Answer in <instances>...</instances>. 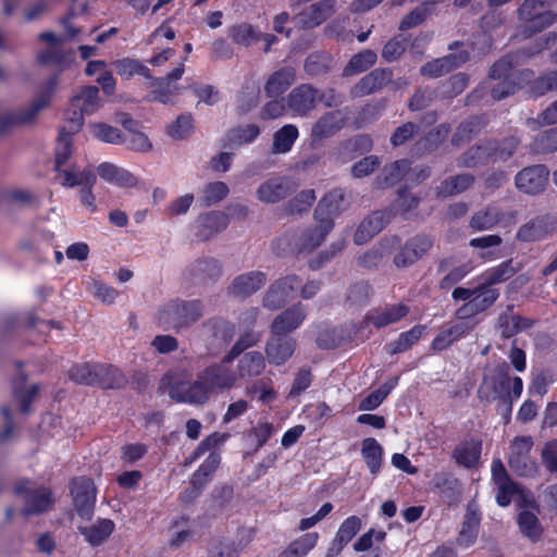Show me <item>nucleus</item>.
<instances>
[{
  "instance_id": "ea45409f",
  "label": "nucleus",
  "mask_w": 557,
  "mask_h": 557,
  "mask_svg": "<svg viewBox=\"0 0 557 557\" xmlns=\"http://www.w3.org/2000/svg\"><path fill=\"white\" fill-rule=\"evenodd\" d=\"M480 520V515L475 510L469 508L465 516V520L462 522V527L457 540L460 546L469 547L475 542L479 532Z\"/></svg>"
},
{
  "instance_id": "13d9d810",
  "label": "nucleus",
  "mask_w": 557,
  "mask_h": 557,
  "mask_svg": "<svg viewBox=\"0 0 557 557\" xmlns=\"http://www.w3.org/2000/svg\"><path fill=\"white\" fill-rule=\"evenodd\" d=\"M473 183V177L469 174H461L445 181L442 184L440 193L444 196L458 194L469 188Z\"/></svg>"
},
{
  "instance_id": "6ab92c4d",
  "label": "nucleus",
  "mask_w": 557,
  "mask_h": 557,
  "mask_svg": "<svg viewBox=\"0 0 557 557\" xmlns=\"http://www.w3.org/2000/svg\"><path fill=\"white\" fill-rule=\"evenodd\" d=\"M332 231L330 223H317L298 232L294 237V248L299 251H308L319 247Z\"/></svg>"
},
{
  "instance_id": "2eb2a0df",
  "label": "nucleus",
  "mask_w": 557,
  "mask_h": 557,
  "mask_svg": "<svg viewBox=\"0 0 557 557\" xmlns=\"http://www.w3.org/2000/svg\"><path fill=\"white\" fill-rule=\"evenodd\" d=\"M348 113L346 110H334L320 116L311 128V139L322 141L337 134L346 124Z\"/></svg>"
},
{
  "instance_id": "69168bd1",
  "label": "nucleus",
  "mask_w": 557,
  "mask_h": 557,
  "mask_svg": "<svg viewBox=\"0 0 557 557\" xmlns=\"http://www.w3.org/2000/svg\"><path fill=\"white\" fill-rule=\"evenodd\" d=\"M408 171V163L405 160L395 161L383 169L382 176L385 185L397 183Z\"/></svg>"
},
{
  "instance_id": "79ce46f5",
  "label": "nucleus",
  "mask_w": 557,
  "mask_h": 557,
  "mask_svg": "<svg viewBox=\"0 0 557 557\" xmlns=\"http://www.w3.org/2000/svg\"><path fill=\"white\" fill-rule=\"evenodd\" d=\"M200 235L202 237H209L214 233L224 230L227 226V215L220 211H213L199 216L198 219Z\"/></svg>"
},
{
  "instance_id": "f8f14e48",
  "label": "nucleus",
  "mask_w": 557,
  "mask_h": 557,
  "mask_svg": "<svg viewBox=\"0 0 557 557\" xmlns=\"http://www.w3.org/2000/svg\"><path fill=\"white\" fill-rule=\"evenodd\" d=\"M295 190L294 183L282 176L268 178L256 189V198L262 205H275L286 199Z\"/></svg>"
},
{
  "instance_id": "bb28decb",
  "label": "nucleus",
  "mask_w": 557,
  "mask_h": 557,
  "mask_svg": "<svg viewBox=\"0 0 557 557\" xmlns=\"http://www.w3.org/2000/svg\"><path fill=\"white\" fill-rule=\"evenodd\" d=\"M392 79V72L386 69H376L363 76L360 82L355 85L351 92L356 97H362L381 89Z\"/></svg>"
},
{
  "instance_id": "c85d7f7f",
  "label": "nucleus",
  "mask_w": 557,
  "mask_h": 557,
  "mask_svg": "<svg viewBox=\"0 0 557 557\" xmlns=\"http://www.w3.org/2000/svg\"><path fill=\"white\" fill-rule=\"evenodd\" d=\"M295 81V69L292 66L282 67L269 76L264 85V91L268 97L280 96L286 91Z\"/></svg>"
},
{
  "instance_id": "cd10ccee",
  "label": "nucleus",
  "mask_w": 557,
  "mask_h": 557,
  "mask_svg": "<svg viewBox=\"0 0 557 557\" xmlns=\"http://www.w3.org/2000/svg\"><path fill=\"white\" fill-rule=\"evenodd\" d=\"M265 283V277L261 272H248L238 275L232 282L228 290L236 297H247L260 289Z\"/></svg>"
},
{
  "instance_id": "3c124183",
  "label": "nucleus",
  "mask_w": 557,
  "mask_h": 557,
  "mask_svg": "<svg viewBox=\"0 0 557 557\" xmlns=\"http://www.w3.org/2000/svg\"><path fill=\"white\" fill-rule=\"evenodd\" d=\"M423 332L424 326L416 325L411 330L401 333L397 341L389 345V354L395 355L406 351L421 338Z\"/></svg>"
},
{
  "instance_id": "ddd939ff",
  "label": "nucleus",
  "mask_w": 557,
  "mask_h": 557,
  "mask_svg": "<svg viewBox=\"0 0 557 557\" xmlns=\"http://www.w3.org/2000/svg\"><path fill=\"white\" fill-rule=\"evenodd\" d=\"M348 207V201L342 189H334L326 194L318 203L314 210V220L317 223H330L334 227L336 219Z\"/></svg>"
},
{
  "instance_id": "393cba45",
  "label": "nucleus",
  "mask_w": 557,
  "mask_h": 557,
  "mask_svg": "<svg viewBox=\"0 0 557 557\" xmlns=\"http://www.w3.org/2000/svg\"><path fill=\"white\" fill-rule=\"evenodd\" d=\"M505 148L496 151L491 145L485 147L472 148L468 151L465 163L468 166H475L478 163L487 160L488 158L505 159L512 154L518 146V141L513 138L505 143Z\"/></svg>"
},
{
  "instance_id": "473e14b6",
  "label": "nucleus",
  "mask_w": 557,
  "mask_h": 557,
  "mask_svg": "<svg viewBox=\"0 0 557 557\" xmlns=\"http://www.w3.org/2000/svg\"><path fill=\"white\" fill-rule=\"evenodd\" d=\"M386 223L384 213L374 212L366 218L357 227L354 235V242L356 245H363L368 243L374 235H376Z\"/></svg>"
},
{
  "instance_id": "c03bdc74",
  "label": "nucleus",
  "mask_w": 557,
  "mask_h": 557,
  "mask_svg": "<svg viewBox=\"0 0 557 557\" xmlns=\"http://www.w3.org/2000/svg\"><path fill=\"white\" fill-rule=\"evenodd\" d=\"M265 367L263 356L258 351L246 354L239 361L238 375L240 377H252L259 375Z\"/></svg>"
},
{
  "instance_id": "2f4dec72",
  "label": "nucleus",
  "mask_w": 557,
  "mask_h": 557,
  "mask_svg": "<svg viewBox=\"0 0 557 557\" xmlns=\"http://www.w3.org/2000/svg\"><path fill=\"white\" fill-rule=\"evenodd\" d=\"M97 172L102 180L116 184L121 187H133L137 184L136 176L113 163H101L98 166Z\"/></svg>"
},
{
  "instance_id": "e433bc0d",
  "label": "nucleus",
  "mask_w": 557,
  "mask_h": 557,
  "mask_svg": "<svg viewBox=\"0 0 557 557\" xmlns=\"http://www.w3.org/2000/svg\"><path fill=\"white\" fill-rule=\"evenodd\" d=\"M504 213L494 207H488L475 212L471 220L470 226L476 232L487 231L500 224Z\"/></svg>"
},
{
  "instance_id": "39448f33",
  "label": "nucleus",
  "mask_w": 557,
  "mask_h": 557,
  "mask_svg": "<svg viewBox=\"0 0 557 557\" xmlns=\"http://www.w3.org/2000/svg\"><path fill=\"white\" fill-rule=\"evenodd\" d=\"M103 102L99 97V89L95 86L82 87L71 99V107L74 109L72 115L67 116L71 132H78L84 124L85 114H94Z\"/></svg>"
},
{
  "instance_id": "a19ab883",
  "label": "nucleus",
  "mask_w": 557,
  "mask_h": 557,
  "mask_svg": "<svg viewBox=\"0 0 557 557\" xmlns=\"http://www.w3.org/2000/svg\"><path fill=\"white\" fill-rule=\"evenodd\" d=\"M61 184L65 187H92L96 183V175L91 170H83L76 172L73 169H65L59 171Z\"/></svg>"
},
{
  "instance_id": "9b49d317",
  "label": "nucleus",
  "mask_w": 557,
  "mask_h": 557,
  "mask_svg": "<svg viewBox=\"0 0 557 557\" xmlns=\"http://www.w3.org/2000/svg\"><path fill=\"white\" fill-rule=\"evenodd\" d=\"M211 393V387L203 379V372L191 383H174L169 391L172 399L189 404H203L209 399Z\"/></svg>"
},
{
  "instance_id": "09e8293b",
  "label": "nucleus",
  "mask_w": 557,
  "mask_h": 557,
  "mask_svg": "<svg viewBox=\"0 0 557 557\" xmlns=\"http://www.w3.org/2000/svg\"><path fill=\"white\" fill-rule=\"evenodd\" d=\"M88 128L91 136L100 141L113 145L123 143V136L121 132L109 124L102 122L91 123L89 124Z\"/></svg>"
},
{
  "instance_id": "6e6d98bb",
  "label": "nucleus",
  "mask_w": 557,
  "mask_h": 557,
  "mask_svg": "<svg viewBox=\"0 0 557 557\" xmlns=\"http://www.w3.org/2000/svg\"><path fill=\"white\" fill-rule=\"evenodd\" d=\"M194 132V123L190 114L180 115L168 127V134L175 140L187 138Z\"/></svg>"
},
{
  "instance_id": "5fc2aeb1",
  "label": "nucleus",
  "mask_w": 557,
  "mask_h": 557,
  "mask_svg": "<svg viewBox=\"0 0 557 557\" xmlns=\"http://www.w3.org/2000/svg\"><path fill=\"white\" fill-rule=\"evenodd\" d=\"M71 131L65 132L63 128L58 137L57 146H55V166L58 172L61 170V166L64 165L72 154V136Z\"/></svg>"
},
{
  "instance_id": "c756f323",
  "label": "nucleus",
  "mask_w": 557,
  "mask_h": 557,
  "mask_svg": "<svg viewBox=\"0 0 557 557\" xmlns=\"http://www.w3.org/2000/svg\"><path fill=\"white\" fill-rule=\"evenodd\" d=\"M115 524L111 519H99L90 525H79L78 530L91 546H99L113 533Z\"/></svg>"
},
{
  "instance_id": "a878e982",
  "label": "nucleus",
  "mask_w": 557,
  "mask_h": 557,
  "mask_svg": "<svg viewBox=\"0 0 557 557\" xmlns=\"http://www.w3.org/2000/svg\"><path fill=\"white\" fill-rule=\"evenodd\" d=\"M479 292L457 311L460 319L475 315L491 307L498 298V292L493 288L481 287Z\"/></svg>"
},
{
  "instance_id": "20e7f679",
  "label": "nucleus",
  "mask_w": 557,
  "mask_h": 557,
  "mask_svg": "<svg viewBox=\"0 0 557 557\" xmlns=\"http://www.w3.org/2000/svg\"><path fill=\"white\" fill-rule=\"evenodd\" d=\"M202 305L199 300H171L158 312V321L163 326L180 330L200 319Z\"/></svg>"
},
{
  "instance_id": "6e6552de",
  "label": "nucleus",
  "mask_w": 557,
  "mask_h": 557,
  "mask_svg": "<svg viewBox=\"0 0 557 557\" xmlns=\"http://www.w3.org/2000/svg\"><path fill=\"white\" fill-rule=\"evenodd\" d=\"M533 445L531 436H517L512 440L508 455V465L518 475L533 476L537 473V463L530 456Z\"/></svg>"
},
{
  "instance_id": "5701e85b",
  "label": "nucleus",
  "mask_w": 557,
  "mask_h": 557,
  "mask_svg": "<svg viewBox=\"0 0 557 557\" xmlns=\"http://www.w3.org/2000/svg\"><path fill=\"white\" fill-rule=\"evenodd\" d=\"M306 318L305 309L301 305L293 306L280 313L272 322L271 333L276 335H286L298 329Z\"/></svg>"
},
{
  "instance_id": "0e129e2a",
  "label": "nucleus",
  "mask_w": 557,
  "mask_h": 557,
  "mask_svg": "<svg viewBox=\"0 0 557 557\" xmlns=\"http://www.w3.org/2000/svg\"><path fill=\"white\" fill-rule=\"evenodd\" d=\"M532 150L536 153H546L557 150V127L536 137Z\"/></svg>"
},
{
  "instance_id": "603ef678",
  "label": "nucleus",
  "mask_w": 557,
  "mask_h": 557,
  "mask_svg": "<svg viewBox=\"0 0 557 557\" xmlns=\"http://www.w3.org/2000/svg\"><path fill=\"white\" fill-rule=\"evenodd\" d=\"M228 186L224 182H212L207 184L201 191V201L206 207L222 201L228 195Z\"/></svg>"
},
{
  "instance_id": "0eeeda50",
  "label": "nucleus",
  "mask_w": 557,
  "mask_h": 557,
  "mask_svg": "<svg viewBox=\"0 0 557 557\" xmlns=\"http://www.w3.org/2000/svg\"><path fill=\"white\" fill-rule=\"evenodd\" d=\"M15 493L22 497L24 516L38 515L49 510L54 503L52 492L48 487L36 486L30 481H21L15 485Z\"/></svg>"
},
{
  "instance_id": "7c9ffc66",
  "label": "nucleus",
  "mask_w": 557,
  "mask_h": 557,
  "mask_svg": "<svg viewBox=\"0 0 557 557\" xmlns=\"http://www.w3.org/2000/svg\"><path fill=\"white\" fill-rule=\"evenodd\" d=\"M468 59V54L461 51L458 54H449L442 59H436L426 63L421 69V73L430 77H438L443 74L450 72L453 69L460 66Z\"/></svg>"
},
{
  "instance_id": "37998d69",
  "label": "nucleus",
  "mask_w": 557,
  "mask_h": 557,
  "mask_svg": "<svg viewBox=\"0 0 557 557\" xmlns=\"http://www.w3.org/2000/svg\"><path fill=\"white\" fill-rule=\"evenodd\" d=\"M520 532L531 541H537L542 535V527L537 519L536 511L522 510L518 516Z\"/></svg>"
},
{
  "instance_id": "c9c22d12",
  "label": "nucleus",
  "mask_w": 557,
  "mask_h": 557,
  "mask_svg": "<svg viewBox=\"0 0 557 557\" xmlns=\"http://www.w3.org/2000/svg\"><path fill=\"white\" fill-rule=\"evenodd\" d=\"M384 450L381 444L373 437H367L361 442V456L372 474L381 470Z\"/></svg>"
},
{
  "instance_id": "4468645a",
  "label": "nucleus",
  "mask_w": 557,
  "mask_h": 557,
  "mask_svg": "<svg viewBox=\"0 0 557 557\" xmlns=\"http://www.w3.org/2000/svg\"><path fill=\"white\" fill-rule=\"evenodd\" d=\"M300 280L295 275H289L276 281L268 290L263 304L269 309H277L293 299L297 289L300 287Z\"/></svg>"
},
{
  "instance_id": "dca6fc26",
  "label": "nucleus",
  "mask_w": 557,
  "mask_h": 557,
  "mask_svg": "<svg viewBox=\"0 0 557 557\" xmlns=\"http://www.w3.org/2000/svg\"><path fill=\"white\" fill-rule=\"evenodd\" d=\"M548 175L544 165L528 166L516 175V186L522 193L535 195L545 189Z\"/></svg>"
},
{
  "instance_id": "e2e57ef3",
  "label": "nucleus",
  "mask_w": 557,
  "mask_h": 557,
  "mask_svg": "<svg viewBox=\"0 0 557 557\" xmlns=\"http://www.w3.org/2000/svg\"><path fill=\"white\" fill-rule=\"evenodd\" d=\"M503 243V239L499 235H485L482 237L472 238L469 242V245L473 248L481 249L480 253L483 259H491L493 253L488 250L490 248L498 247Z\"/></svg>"
},
{
  "instance_id": "aec40b11",
  "label": "nucleus",
  "mask_w": 557,
  "mask_h": 557,
  "mask_svg": "<svg viewBox=\"0 0 557 557\" xmlns=\"http://www.w3.org/2000/svg\"><path fill=\"white\" fill-rule=\"evenodd\" d=\"M335 11L334 0H322L306 8L296 15L297 22L304 27H315L323 23Z\"/></svg>"
},
{
  "instance_id": "338daca9",
  "label": "nucleus",
  "mask_w": 557,
  "mask_h": 557,
  "mask_svg": "<svg viewBox=\"0 0 557 557\" xmlns=\"http://www.w3.org/2000/svg\"><path fill=\"white\" fill-rule=\"evenodd\" d=\"M148 451L147 445L143 443L126 444L121 448V460L132 465L140 460Z\"/></svg>"
},
{
  "instance_id": "412c9836",
  "label": "nucleus",
  "mask_w": 557,
  "mask_h": 557,
  "mask_svg": "<svg viewBox=\"0 0 557 557\" xmlns=\"http://www.w3.org/2000/svg\"><path fill=\"white\" fill-rule=\"evenodd\" d=\"M295 347L296 342L294 338L272 333V336L267 344L265 352L271 363L280 366L293 356Z\"/></svg>"
},
{
  "instance_id": "f3484780",
  "label": "nucleus",
  "mask_w": 557,
  "mask_h": 557,
  "mask_svg": "<svg viewBox=\"0 0 557 557\" xmlns=\"http://www.w3.org/2000/svg\"><path fill=\"white\" fill-rule=\"evenodd\" d=\"M318 90L309 84L294 88L287 96V107L295 115L306 116L315 108Z\"/></svg>"
},
{
  "instance_id": "052dcab7",
  "label": "nucleus",
  "mask_w": 557,
  "mask_h": 557,
  "mask_svg": "<svg viewBox=\"0 0 557 557\" xmlns=\"http://www.w3.org/2000/svg\"><path fill=\"white\" fill-rule=\"evenodd\" d=\"M513 268L510 262H503L497 267H494L482 274L484 284L493 285L508 280L513 274Z\"/></svg>"
},
{
  "instance_id": "8fccbe9b",
  "label": "nucleus",
  "mask_w": 557,
  "mask_h": 557,
  "mask_svg": "<svg viewBox=\"0 0 557 557\" xmlns=\"http://www.w3.org/2000/svg\"><path fill=\"white\" fill-rule=\"evenodd\" d=\"M221 457L216 453L210 454L193 475V484L196 488L202 487L209 481L211 474L218 469Z\"/></svg>"
},
{
  "instance_id": "423d86ee",
  "label": "nucleus",
  "mask_w": 557,
  "mask_h": 557,
  "mask_svg": "<svg viewBox=\"0 0 557 557\" xmlns=\"http://www.w3.org/2000/svg\"><path fill=\"white\" fill-rule=\"evenodd\" d=\"M70 377L76 383L86 385L99 382L103 388L117 387L124 381L117 369L87 363L73 367L70 371Z\"/></svg>"
},
{
  "instance_id": "4be33fe9",
  "label": "nucleus",
  "mask_w": 557,
  "mask_h": 557,
  "mask_svg": "<svg viewBox=\"0 0 557 557\" xmlns=\"http://www.w3.org/2000/svg\"><path fill=\"white\" fill-rule=\"evenodd\" d=\"M226 357L222 363L207 368L203 371V379L207 381L212 392L215 389L232 388L237 381V374L227 367Z\"/></svg>"
},
{
  "instance_id": "bf43d9fd",
  "label": "nucleus",
  "mask_w": 557,
  "mask_h": 557,
  "mask_svg": "<svg viewBox=\"0 0 557 557\" xmlns=\"http://www.w3.org/2000/svg\"><path fill=\"white\" fill-rule=\"evenodd\" d=\"M362 521L358 516L346 518L339 525L335 536L348 544L356 534L361 530Z\"/></svg>"
},
{
  "instance_id": "9d476101",
  "label": "nucleus",
  "mask_w": 557,
  "mask_h": 557,
  "mask_svg": "<svg viewBox=\"0 0 557 557\" xmlns=\"http://www.w3.org/2000/svg\"><path fill=\"white\" fill-rule=\"evenodd\" d=\"M71 494L76 512L82 519L89 520L94 513L97 490L92 480L81 476L72 481Z\"/></svg>"
},
{
  "instance_id": "1a4fd4ad",
  "label": "nucleus",
  "mask_w": 557,
  "mask_h": 557,
  "mask_svg": "<svg viewBox=\"0 0 557 557\" xmlns=\"http://www.w3.org/2000/svg\"><path fill=\"white\" fill-rule=\"evenodd\" d=\"M55 86L57 82H51L49 84L48 92L40 95L28 108L3 113L0 116V133H4L33 122L38 112L49 104L51 94L55 89Z\"/></svg>"
},
{
  "instance_id": "4d7b16f0",
  "label": "nucleus",
  "mask_w": 557,
  "mask_h": 557,
  "mask_svg": "<svg viewBox=\"0 0 557 557\" xmlns=\"http://www.w3.org/2000/svg\"><path fill=\"white\" fill-rule=\"evenodd\" d=\"M260 134L256 124H248L234 128L228 134V139L234 145H244L253 141Z\"/></svg>"
},
{
  "instance_id": "49530a36",
  "label": "nucleus",
  "mask_w": 557,
  "mask_h": 557,
  "mask_svg": "<svg viewBox=\"0 0 557 557\" xmlns=\"http://www.w3.org/2000/svg\"><path fill=\"white\" fill-rule=\"evenodd\" d=\"M315 200V193L313 189H305L292 198L283 208V213L286 215L300 214L310 209Z\"/></svg>"
},
{
  "instance_id": "58836bf2",
  "label": "nucleus",
  "mask_w": 557,
  "mask_h": 557,
  "mask_svg": "<svg viewBox=\"0 0 557 557\" xmlns=\"http://www.w3.org/2000/svg\"><path fill=\"white\" fill-rule=\"evenodd\" d=\"M481 449V443L478 441L461 443L454 451V459L460 466L474 467L480 460Z\"/></svg>"
},
{
  "instance_id": "f704fd0d",
  "label": "nucleus",
  "mask_w": 557,
  "mask_h": 557,
  "mask_svg": "<svg viewBox=\"0 0 557 557\" xmlns=\"http://www.w3.org/2000/svg\"><path fill=\"white\" fill-rule=\"evenodd\" d=\"M318 540L317 532L302 534L292 541L277 557H306L317 546Z\"/></svg>"
},
{
  "instance_id": "774afa93",
  "label": "nucleus",
  "mask_w": 557,
  "mask_h": 557,
  "mask_svg": "<svg viewBox=\"0 0 557 557\" xmlns=\"http://www.w3.org/2000/svg\"><path fill=\"white\" fill-rule=\"evenodd\" d=\"M541 459L547 471L552 473L557 472V440L547 442L543 446Z\"/></svg>"
},
{
  "instance_id": "a211bd4d",
  "label": "nucleus",
  "mask_w": 557,
  "mask_h": 557,
  "mask_svg": "<svg viewBox=\"0 0 557 557\" xmlns=\"http://www.w3.org/2000/svg\"><path fill=\"white\" fill-rule=\"evenodd\" d=\"M39 39L46 44V47L38 52V62L42 65L63 67L69 53L62 48V40L52 33H42Z\"/></svg>"
},
{
  "instance_id": "680f3d73",
  "label": "nucleus",
  "mask_w": 557,
  "mask_h": 557,
  "mask_svg": "<svg viewBox=\"0 0 557 557\" xmlns=\"http://www.w3.org/2000/svg\"><path fill=\"white\" fill-rule=\"evenodd\" d=\"M386 537V532L383 530L370 529L363 533L354 544L355 552L369 550L374 543H382Z\"/></svg>"
},
{
  "instance_id": "7ed1b4c3",
  "label": "nucleus",
  "mask_w": 557,
  "mask_h": 557,
  "mask_svg": "<svg viewBox=\"0 0 557 557\" xmlns=\"http://www.w3.org/2000/svg\"><path fill=\"white\" fill-rule=\"evenodd\" d=\"M518 14L523 37L542 32L556 21V15L549 10V0H524Z\"/></svg>"
},
{
  "instance_id": "f257e3e1",
  "label": "nucleus",
  "mask_w": 557,
  "mask_h": 557,
  "mask_svg": "<svg viewBox=\"0 0 557 557\" xmlns=\"http://www.w3.org/2000/svg\"><path fill=\"white\" fill-rule=\"evenodd\" d=\"M523 389V382L519 376L509 375L507 363L488 366L485 369L483 381L478 389L481 401L492 403L498 400L502 413L508 419L511 412V403L518 399Z\"/></svg>"
},
{
  "instance_id": "f03ea898",
  "label": "nucleus",
  "mask_w": 557,
  "mask_h": 557,
  "mask_svg": "<svg viewBox=\"0 0 557 557\" xmlns=\"http://www.w3.org/2000/svg\"><path fill=\"white\" fill-rule=\"evenodd\" d=\"M519 55H506L498 60L491 69L490 78L498 81L492 86V97L495 100H502L505 97L512 95L517 89L521 88L524 84L531 82L533 72L523 70L520 72L513 71V66L518 64Z\"/></svg>"
},
{
  "instance_id": "4c0bfd02",
  "label": "nucleus",
  "mask_w": 557,
  "mask_h": 557,
  "mask_svg": "<svg viewBox=\"0 0 557 557\" xmlns=\"http://www.w3.org/2000/svg\"><path fill=\"white\" fill-rule=\"evenodd\" d=\"M299 137V131L294 124H286L273 135V153H287Z\"/></svg>"
},
{
  "instance_id": "a18cd8bd",
  "label": "nucleus",
  "mask_w": 557,
  "mask_h": 557,
  "mask_svg": "<svg viewBox=\"0 0 557 557\" xmlns=\"http://www.w3.org/2000/svg\"><path fill=\"white\" fill-rule=\"evenodd\" d=\"M377 59L376 53L373 50H363L355 54L345 66L343 74L355 75L362 73L375 64Z\"/></svg>"
},
{
  "instance_id": "b1692460",
  "label": "nucleus",
  "mask_w": 557,
  "mask_h": 557,
  "mask_svg": "<svg viewBox=\"0 0 557 557\" xmlns=\"http://www.w3.org/2000/svg\"><path fill=\"white\" fill-rule=\"evenodd\" d=\"M555 222L548 215L537 216L523 224L517 232V238L522 242H535L546 237L555 230Z\"/></svg>"
},
{
  "instance_id": "de8ad7c7",
  "label": "nucleus",
  "mask_w": 557,
  "mask_h": 557,
  "mask_svg": "<svg viewBox=\"0 0 557 557\" xmlns=\"http://www.w3.org/2000/svg\"><path fill=\"white\" fill-rule=\"evenodd\" d=\"M532 325V321L524 319L520 315L504 314L499 318V329L502 336L510 338L517 333L529 329Z\"/></svg>"
},
{
  "instance_id": "864d4df0",
  "label": "nucleus",
  "mask_w": 557,
  "mask_h": 557,
  "mask_svg": "<svg viewBox=\"0 0 557 557\" xmlns=\"http://www.w3.org/2000/svg\"><path fill=\"white\" fill-rule=\"evenodd\" d=\"M228 35L235 44L245 47L250 46L252 42L259 39V36L255 28L246 23H242L230 27Z\"/></svg>"
},
{
  "instance_id": "72a5a7b5",
  "label": "nucleus",
  "mask_w": 557,
  "mask_h": 557,
  "mask_svg": "<svg viewBox=\"0 0 557 557\" xmlns=\"http://www.w3.org/2000/svg\"><path fill=\"white\" fill-rule=\"evenodd\" d=\"M409 313V308L403 304L393 305L383 310H377L367 315L368 323L375 327H384L388 324L395 323Z\"/></svg>"
}]
</instances>
